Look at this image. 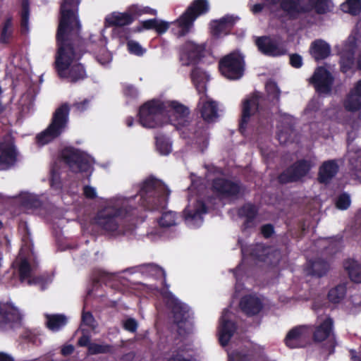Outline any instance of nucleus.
I'll return each instance as SVG.
<instances>
[{
    "mask_svg": "<svg viewBox=\"0 0 361 361\" xmlns=\"http://www.w3.org/2000/svg\"><path fill=\"white\" fill-rule=\"evenodd\" d=\"M176 214L172 212H166L163 213L159 219V224L162 227H169L176 224Z\"/></svg>",
    "mask_w": 361,
    "mask_h": 361,
    "instance_id": "nucleus-47",
    "label": "nucleus"
},
{
    "mask_svg": "<svg viewBox=\"0 0 361 361\" xmlns=\"http://www.w3.org/2000/svg\"><path fill=\"white\" fill-rule=\"evenodd\" d=\"M106 44V39L101 38L100 39V45L101 47L98 51L96 52V59L99 63L102 65H106L109 63L111 60V54L106 50L105 48V45Z\"/></svg>",
    "mask_w": 361,
    "mask_h": 361,
    "instance_id": "nucleus-37",
    "label": "nucleus"
},
{
    "mask_svg": "<svg viewBox=\"0 0 361 361\" xmlns=\"http://www.w3.org/2000/svg\"><path fill=\"white\" fill-rule=\"evenodd\" d=\"M350 204V196L345 193L341 195L336 202V207L339 209H346Z\"/></svg>",
    "mask_w": 361,
    "mask_h": 361,
    "instance_id": "nucleus-52",
    "label": "nucleus"
},
{
    "mask_svg": "<svg viewBox=\"0 0 361 361\" xmlns=\"http://www.w3.org/2000/svg\"><path fill=\"white\" fill-rule=\"evenodd\" d=\"M28 19H29V11L27 8V2L24 1L23 4V11L21 14V24L22 26L25 28H27L28 25Z\"/></svg>",
    "mask_w": 361,
    "mask_h": 361,
    "instance_id": "nucleus-54",
    "label": "nucleus"
},
{
    "mask_svg": "<svg viewBox=\"0 0 361 361\" xmlns=\"http://www.w3.org/2000/svg\"><path fill=\"white\" fill-rule=\"evenodd\" d=\"M80 328L82 332L88 333L90 331H94L98 326L95 317H81Z\"/></svg>",
    "mask_w": 361,
    "mask_h": 361,
    "instance_id": "nucleus-46",
    "label": "nucleus"
},
{
    "mask_svg": "<svg viewBox=\"0 0 361 361\" xmlns=\"http://www.w3.org/2000/svg\"><path fill=\"white\" fill-rule=\"evenodd\" d=\"M69 107L68 104H62L59 107L53 116L50 125L36 137L38 145L43 146L57 137L65 130L68 120Z\"/></svg>",
    "mask_w": 361,
    "mask_h": 361,
    "instance_id": "nucleus-5",
    "label": "nucleus"
},
{
    "mask_svg": "<svg viewBox=\"0 0 361 361\" xmlns=\"http://www.w3.org/2000/svg\"><path fill=\"white\" fill-rule=\"evenodd\" d=\"M78 0H63L61 17L57 32L59 49L56 66L59 75L69 82H75L85 78V71L78 63L81 54L73 50L70 41L78 35L80 25L76 15Z\"/></svg>",
    "mask_w": 361,
    "mask_h": 361,
    "instance_id": "nucleus-1",
    "label": "nucleus"
},
{
    "mask_svg": "<svg viewBox=\"0 0 361 361\" xmlns=\"http://www.w3.org/2000/svg\"><path fill=\"white\" fill-rule=\"evenodd\" d=\"M84 195L89 199H94L97 197V190L94 188L86 185L83 188Z\"/></svg>",
    "mask_w": 361,
    "mask_h": 361,
    "instance_id": "nucleus-59",
    "label": "nucleus"
},
{
    "mask_svg": "<svg viewBox=\"0 0 361 361\" xmlns=\"http://www.w3.org/2000/svg\"><path fill=\"white\" fill-rule=\"evenodd\" d=\"M139 114L140 122L142 126L155 128L161 125L166 117H174L178 124L184 125L185 118L189 115V110L175 101L152 100L140 108Z\"/></svg>",
    "mask_w": 361,
    "mask_h": 361,
    "instance_id": "nucleus-2",
    "label": "nucleus"
},
{
    "mask_svg": "<svg viewBox=\"0 0 361 361\" xmlns=\"http://www.w3.org/2000/svg\"><path fill=\"white\" fill-rule=\"evenodd\" d=\"M123 328L130 332L134 333L137 330V323L134 319L129 317L123 322Z\"/></svg>",
    "mask_w": 361,
    "mask_h": 361,
    "instance_id": "nucleus-57",
    "label": "nucleus"
},
{
    "mask_svg": "<svg viewBox=\"0 0 361 361\" xmlns=\"http://www.w3.org/2000/svg\"><path fill=\"white\" fill-rule=\"evenodd\" d=\"M169 193L167 187L161 180L154 178L145 180L139 190L141 199L157 207L165 205Z\"/></svg>",
    "mask_w": 361,
    "mask_h": 361,
    "instance_id": "nucleus-6",
    "label": "nucleus"
},
{
    "mask_svg": "<svg viewBox=\"0 0 361 361\" xmlns=\"http://www.w3.org/2000/svg\"><path fill=\"white\" fill-rule=\"evenodd\" d=\"M229 357L233 361H269L264 348L260 345L233 352Z\"/></svg>",
    "mask_w": 361,
    "mask_h": 361,
    "instance_id": "nucleus-19",
    "label": "nucleus"
},
{
    "mask_svg": "<svg viewBox=\"0 0 361 361\" xmlns=\"http://www.w3.org/2000/svg\"><path fill=\"white\" fill-rule=\"evenodd\" d=\"M309 325H298L287 333L283 342L290 349L304 348L312 344Z\"/></svg>",
    "mask_w": 361,
    "mask_h": 361,
    "instance_id": "nucleus-12",
    "label": "nucleus"
},
{
    "mask_svg": "<svg viewBox=\"0 0 361 361\" xmlns=\"http://www.w3.org/2000/svg\"><path fill=\"white\" fill-rule=\"evenodd\" d=\"M311 329L312 343H319L329 338V353L333 354L336 345L335 335L334 334V321L331 317H326L319 325H309Z\"/></svg>",
    "mask_w": 361,
    "mask_h": 361,
    "instance_id": "nucleus-9",
    "label": "nucleus"
},
{
    "mask_svg": "<svg viewBox=\"0 0 361 361\" xmlns=\"http://www.w3.org/2000/svg\"><path fill=\"white\" fill-rule=\"evenodd\" d=\"M207 212L204 204L196 197L188 199V204L184 211L186 224L190 227H199L202 223V214Z\"/></svg>",
    "mask_w": 361,
    "mask_h": 361,
    "instance_id": "nucleus-14",
    "label": "nucleus"
},
{
    "mask_svg": "<svg viewBox=\"0 0 361 361\" xmlns=\"http://www.w3.org/2000/svg\"><path fill=\"white\" fill-rule=\"evenodd\" d=\"M13 34V23L11 18H8L4 23L0 35V42L8 44Z\"/></svg>",
    "mask_w": 361,
    "mask_h": 361,
    "instance_id": "nucleus-40",
    "label": "nucleus"
},
{
    "mask_svg": "<svg viewBox=\"0 0 361 361\" xmlns=\"http://www.w3.org/2000/svg\"><path fill=\"white\" fill-rule=\"evenodd\" d=\"M18 152L11 137L0 142V169L9 168L16 161Z\"/></svg>",
    "mask_w": 361,
    "mask_h": 361,
    "instance_id": "nucleus-18",
    "label": "nucleus"
},
{
    "mask_svg": "<svg viewBox=\"0 0 361 361\" xmlns=\"http://www.w3.org/2000/svg\"><path fill=\"white\" fill-rule=\"evenodd\" d=\"M170 23L161 20L159 19H156V23L154 25V30L159 34L165 32L169 27Z\"/></svg>",
    "mask_w": 361,
    "mask_h": 361,
    "instance_id": "nucleus-55",
    "label": "nucleus"
},
{
    "mask_svg": "<svg viewBox=\"0 0 361 361\" xmlns=\"http://www.w3.org/2000/svg\"><path fill=\"white\" fill-rule=\"evenodd\" d=\"M23 203L27 207H37L39 205V202L37 197L31 194L25 195Z\"/></svg>",
    "mask_w": 361,
    "mask_h": 361,
    "instance_id": "nucleus-53",
    "label": "nucleus"
},
{
    "mask_svg": "<svg viewBox=\"0 0 361 361\" xmlns=\"http://www.w3.org/2000/svg\"><path fill=\"white\" fill-rule=\"evenodd\" d=\"M219 70L221 74L228 79L240 78L244 71L243 56L236 52L226 56L219 62Z\"/></svg>",
    "mask_w": 361,
    "mask_h": 361,
    "instance_id": "nucleus-11",
    "label": "nucleus"
},
{
    "mask_svg": "<svg viewBox=\"0 0 361 361\" xmlns=\"http://www.w3.org/2000/svg\"><path fill=\"white\" fill-rule=\"evenodd\" d=\"M213 188L219 195L229 197L236 195L239 192V186L224 178H217L214 180Z\"/></svg>",
    "mask_w": 361,
    "mask_h": 361,
    "instance_id": "nucleus-23",
    "label": "nucleus"
},
{
    "mask_svg": "<svg viewBox=\"0 0 361 361\" xmlns=\"http://www.w3.org/2000/svg\"><path fill=\"white\" fill-rule=\"evenodd\" d=\"M237 330V324L228 317H221L218 328L219 342L223 347L228 345L231 338Z\"/></svg>",
    "mask_w": 361,
    "mask_h": 361,
    "instance_id": "nucleus-22",
    "label": "nucleus"
},
{
    "mask_svg": "<svg viewBox=\"0 0 361 361\" xmlns=\"http://www.w3.org/2000/svg\"><path fill=\"white\" fill-rule=\"evenodd\" d=\"M334 78L330 73L323 67L317 68L313 75L310 78L316 91L321 94H328L331 92Z\"/></svg>",
    "mask_w": 361,
    "mask_h": 361,
    "instance_id": "nucleus-16",
    "label": "nucleus"
},
{
    "mask_svg": "<svg viewBox=\"0 0 361 361\" xmlns=\"http://www.w3.org/2000/svg\"><path fill=\"white\" fill-rule=\"evenodd\" d=\"M252 255L262 261H267L271 264H275L278 261L279 252L273 251L271 247H264L262 244H257L254 250H252Z\"/></svg>",
    "mask_w": 361,
    "mask_h": 361,
    "instance_id": "nucleus-31",
    "label": "nucleus"
},
{
    "mask_svg": "<svg viewBox=\"0 0 361 361\" xmlns=\"http://www.w3.org/2000/svg\"><path fill=\"white\" fill-rule=\"evenodd\" d=\"M236 20L237 18L226 16L219 20L212 21L211 23L212 34L216 36L226 35Z\"/></svg>",
    "mask_w": 361,
    "mask_h": 361,
    "instance_id": "nucleus-27",
    "label": "nucleus"
},
{
    "mask_svg": "<svg viewBox=\"0 0 361 361\" xmlns=\"http://www.w3.org/2000/svg\"><path fill=\"white\" fill-rule=\"evenodd\" d=\"M15 263L18 266L20 279L22 283H27L30 286L37 285L41 290H44L46 285L51 281V278L44 279L43 277H34L36 266L31 265L27 259L24 257L21 253Z\"/></svg>",
    "mask_w": 361,
    "mask_h": 361,
    "instance_id": "nucleus-10",
    "label": "nucleus"
},
{
    "mask_svg": "<svg viewBox=\"0 0 361 361\" xmlns=\"http://www.w3.org/2000/svg\"><path fill=\"white\" fill-rule=\"evenodd\" d=\"M155 23H156V18L142 21L141 23V25L137 27L135 30L137 32H141L143 30H151V29L154 30Z\"/></svg>",
    "mask_w": 361,
    "mask_h": 361,
    "instance_id": "nucleus-56",
    "label": "nucleus"
},
{
    "mask_svg": "<svg viewBox=\"0 0 361 361\" xmlns=\"http://www.w3.org/2000/svg\"><path fill=\"white\" fill-rule=\"evenodd\" d=\"M192 80L200 94H204L209 75L200 68H195L191 73Z\"/></svg>",
    "mask_w": 361,
    "mask_h": 361,
    "instance_id": "nucleus-33",
    "label": "nucleus"
},
{
    "mask_svg": "<svg viewBox=\"0 0 361 361\" xmlns=\"http://www.w3.org/2000/svg\"><path fill=\"white\" fill-rule=\"evenodd\" d=\"M209 10L206 0H195L187 11L174 23L177 26L176 35L183 36L192 27L193 22L198 16L205 13Z\"/></svg>",
    "mask_w": 361,
    "mask_h": 361,
    "instance_id": "nucleus-8",
    "label": "nucleus"
},
{
    "mask_svg": "<svg viewBox=\"0 0 361 361\" xmlns=\"http://www.w3.org/2000/svg\"><path fill=\"white\" fill-rule=\"evenodd\" d=\"M266 90L268 94L273 99L278 100L280 96V90L276 84L273 81H269L266 84Z\"/></svg>",
    "mask_w": 361,
    "mask_h": 361,
    "instance_id": "nucleus-51",
    "label": "nucleus"
},
{
    "mask_svg": "<svg viewBox=\"0 0 361 361\" xmlns=\"http://www.w3.org/2000/svg\"><path fill=\"white\" fill-rule=\"evenodd\" d=\"M111 350V345H102L95 343H91L87 348V353L89 355H97L107 353Z\"/></svg>",
    "mask_w": 361,
    "mask_h": 361,
    "instance_id": "nucleus-45",
    "label": "nucleus"
},
{
    "mask_svg": "<svg viewBox=\"0 0 361 361\" xmlns=\"http://www.w3.org/2000/svg\"><path fill=\"white\" fill-rule=\"evenodd\" d=\"M350 279L355 283H361V264L357 261L349 259L345 263Z\"/></svg>",
    "mask_w": 361,
    "mask_h": 361,
    "instance_id": "nucleus-35",
    "label": "nucleus"
},
{
    "mask_svg": "<svg viewBox=\"0 0 361 361\" xmlns=\"http://www.w3.org/2000/svg\"><path fill=\"white\" fill-rule=\"evenodd\" d=\"M127 47L130 54L138 56H142L146 51V49L140 43L134 40H129L127 43Z\"/></svg>",
    "mask_w": 361,
    "mask_h": 361,
    "instance_id": "nucleus-49",
    "label": "nucleus"
},
{
    "mask_svg": "<svg viewBox=\"0 0 361 361\" xmlns=\"http://www.w3.org/2000/svg\"><path fill=\"white\" fill-rule=\"evenodd\" d=\"M345 293V286L344 285H339L329 290L328 298L331 302L339 303L344 298Z\"/></svg>",
    "mask_w": 361,
    "mask_h": 361,
    "instance_id": "nucleus-38",
    "label": "nucleus"
},
{
    "mask_svg": "<svg viewBox=\"0 0 361 361\" xmlns=\"http://www.w3.org/2000/svg\"><path fill=\"white\" fill-rule=\"evenodd\" d=\"M256 213V208L252 204H245L240 209L239 212L240 216L247 218V221H245V225L247 227L251 226V221L255 216Z\"/></svg>",
    "mask_w": 361,
    "mask_h": 361,
    "instance_id": "nucleus-43",
    "label": "nucleus"
},
{
    "mask_svg": "<svg viewBox=\"0 0 361 361\" xmlns=\"http://www.w3.org/2000/svg\"><path fill=\"white\" fill-rule=\"evenodd\" d=\"M74 346L73 345H63L61 350V353L63 356L71 355L74 352Z\"/></svg>",
    "mask_w": 361,
    "mask_h": 361,
    "instance_id": "nucleus-62",
    "label": "nucleus"
},
{
    "mask_svg": "<svg viewBox=\"0 0 361 361\" xmlns=\"http://www.w3.org/2000/svg\"><path fill=\"white\" fill-rule=\"evenodd\" d=\"M197 109L202 118L207 123L214 122L218 118L217 104L205 93L200 95Z\"/></svg>",
    "mask_w": 361,
    "mask_h": 361,
    "instance_id": "nucleus-21",
    "label": "nucleus"
},
{
    "mask_svg": "<svg viewBox=\"0 0 361 361\" xmlns=\"http://www.w3.org/2000/svg\"><path fill=\"white\" fill-rule=\"evenodd\" d=\"M270 4H279L280 11L288 20H297L307 16L311 12L324 13L330 10V0H267Z\"/></svg>",
    "mask_w": 361,
    "mask_h": 361,
    "instance_id": "nucleus-4",
    "label": "nucleus"
},
{
    "mask_svg": "<svg viewBox=\"0 0 361 361\" xmlns=\"http://www.w3.org/2000/svg\"><path fill=\"white\" fill-rule=\"evenodd\" d=\"M86 331L82 332V335L78 338L77 345L79 347H88L91 344L90 341V336L85 333Z\"/></svg>",
    "mask_w": 361,
    "mask_h": 361,
    "instance_id": "nucleus-58",
    "label": "nucleus"
},
{
    "mask_svg": "<svg viewBox=\"0 0 361 361\" xmlns=\"http://www.w3.org/2000/svg\"><path fill=\"white\" fill-rule=\"evenodd\" d=\"M356 49L360 50L357 58V65L361 69V39H356L354 36H350L341 52L342 69L344 72H346L350 65L353 64Z\"/></svg>",
    "mask_w": 361,
    "mask_h": 361,
    "instance_id": "nucleus-15",
    "label": "nucleus"
},
{
    "mask_svg": "<svg viewBox=\"0 0 361 361\" xmlns=\"http://www.w3.org/2000/svg\"><path fill=\"white\" fill-rule=\"evenodd\" d=\"M341 9L344 12L357 15L361 10V2L360 0H347L341 5Z\"/></svg>",
    "mask_w": 361,
    "mask_h": 361,
    "instance_id": "nucleus-42",
    "label": "nucleus"
},
{
    "mask_svg": "<svg viewBox=\"0 0 361 361\" xmlns=\"http://www.w3.org/2000/svg\"><path fill=\"white\" fill-rule=\"evenodd\" d=\"M162 294L166 301V303L171 308L175 314L183 316L190 313V307L187 304L177 299L171 293L164 292Z\"/></svg>",
    "mask_w": 361,
    "mask_h": 361,
    "instance_id": "nucleus-30",
    "label": "nucleus"
},
{
    "mask_svg": "<svg viewBox=\"0 0 361 361\" xmlns=\"http://www.w3.org/2000/svg\"><path fill=\"white\" fill-rule=\"evenodd\" d=\"M338 166L336 161L329 160L324 161L319 168V180L321 183H329L337 173Z\"/></svg>",
    "mask_w": 361,
    "mask_h": 361,
    "instance_id": "nucleus-32",
    "label": "nucleus"
},
{
    "mask_svg": "<svg viewBox=\"0 0 361 361\" xmlns=\"http://www.w3.org/2000/svg\"><path fill=\"white\" fill-rule=\"evenodd\" d=\"M143 272L148 274L150 276L155 277H164L165 279L166 274L164 271L154 264H147L143 267Z\"/></svg>",
    "mask_w": 361,
    "mask_h": 361,
    "instance_id": "nucleus-48",
    "label": "nucleus"
},
{
    "mask_svg": "<svg viewBox=\"0 0 361 361\" xmlns=\"http://www.w3.org/2000/svg\"><path fill=\"white\" fill-rule=\"evenodd\" d=\"M157 149L161 154L167 155L171 151V145L169 142L162 140L157 139L156 142Z\"/></svg>",
    "mask_w": 361,
    "mask_h": 361,
    "instance_id": "nucleus-50",
    "label": "nucleus"
},
{
    "mask_svg": "<svg viewBox=\"0 0 361 361\" xmlns=\"http://www.w3.org/2000/svg\"><path fill=\"white\" fill-rule=\"evenodd\" d=\"M290 62L292 66L300 68L302 64V59L300 55L293 54L290 56Z\"/></svg>",
    "mask_w": 361,
    "mask_h": 361,
    "instance_id": "nucleus-60",
    "label": "nucleus"
},
{
    "mask_svg": "<svg viewBox=\"0 0 361 361\" xmlns=\"http://www.w3.org/2000/svg\"><path fill=\"white\" fill-rule=\"evenodd\" d=\"M47 327L53 331H59L66 323L67 317H47Z\"/></svg>",
    "mask_w": 361,
    "mask_h": 361,
    "instance_id": "nucleus-44",
    "label": "nucleus"
},
{
    "mask_svg": "<svg viewBox=\"0 0 361 361\" xmlns=\"http://www.w3.org/2000/svg\"><path fill=\"white\" fill-rule=\"evenodd\" d=\"M144 13L156 15L157 11L147 6L133 4L124 12H112L105 18L108 26H125L131 24L137 17Z\"/></svg>",
    "mask_w": 361,
    "mask_h": 361,
    "instance_id": "nucleus-7",
    "label": "nucleus"
},
{
    "mask_svg": "<svg viewBox=\"0 0 361 361\" xmlns=\"http://www.w3.org/2000/svg\"><path fill=\"white\" fill-rule=\"evenodd\" d=\"M124 93L126 96L130 97H135L137 95L136 89L132 85H127L125 87Z\"/></svg>",
    "mask_w": 361,
    "mask_h": 361,
    "instance_id": "nucleus-61",
    "label": "nucleus"
},
{
    "mask_svg": "<svg viewBox=\"0 0 361 361\" xmlns=\"http://www.w3.org/2000/svg\"><path fill=\"white\" fill-rule=\"evenodd\" d=\"M259 95L255 94L250 98L246 99L243 103V116L240 129L243 132L245 129V125L247 123L250 116L253 115L258 109Z\"/></svg>",
    "mask_w": 361,
    "mask_h": 361,
    "instance_id": "nucleus-24",
    "label": "nucleus"
},
{
    "mask_svg": "<svg viewBox=\"0 0 361 361\" xmlns=\"http://www.w3.org/2000/svg\"><path fill=\"white\" fill-rule=\"evenodd\" d=\"M20 310L8 302H0V316H18Z\"/></svg>",
    "mask_w": 361,
    "mask_h": 361,
    "instance_id": "nucleus-41",
    "label": "nucleus"
},
{
    "mask_svg": "<svg viewBox=\"0 0 361 361\" xmlns=\"http://www.w3.org/2000/svg\"><path fill=\"white\" fill-rule=\"evenodd\" d=\"M168 361H192L190 359H188L180 353H173L171 357L169 358Z\"/></svg>",
    "mask_w": 361,
    "mask_h": 361,
    "instance_id": "nucleus-63",
    "label": "nucleus"
},
{
    "mask_svg": "<svg viewBox=\"0 0 361 361\" xmlns=\"http://www.w3.org/2000/svg\"><path fill=\"white\" fill-rule=\"evenodd\" d=\"M133 198L116 196L106 202L104 208L100 209L94 218V223L104 231L115 235L126 233L120 227L118 218L123 217L129 214L133 206L131 202Z\"/></svg>",
    "mask_w": 361,
    "mask_h": 361,
    "instance_id": "nucleus-3",
    "label": "nucleus"
},
{
    "mask_svg": "<svg viewBox=\"0 0 361 361\" xmlns=\"http://www.w3.org/2000/svg\"><path fill=\"white\" fill-rule=\"evenodd\" d=\"M240 305L243 312L247 314H259L264 307L260 298L254 295H249L243 298Z\"/></svg>",
    "mask_w": 361,
    "mask_h": 361,
    "instance_id": "nucleus-25",
    "label": "nucleus"
},
{
    "mask_svg": "<svg viewBox=\"0 0 361 361\" xmlns=\"http://www.w3.org/2000/svg\"><path fill=\"white\" fill-rule=\"evenodd\" d=\"M204 49V46L196 44L192 42H188L183 48L181 60L187 59L188 61L185 63L189 64L200 58Z\"/></svg>",
    "mask_w": 361,
    "mask_h": 361,
    "instance_id": "nucleus-29",
    "label": "nucleus"
},
{
    "mask_svg": "<svg viewBox=\"0 0 361 361\" xmlns=\"http://www.w3.org/2000/svg\"><path fill=\"white\" fill-rule=\"evenodd\" d=\"M255 42L258 49L265 55L277 56L286 52L282 44L269 37H259Z\"/></svg>",
    "mask_w": 361,
    "mask_h": 361,
    "instance_id": "nucleus-20",
    "label": "nucleus"
},
{
    "mask_svg": "<svg viewBox=\"0 0 361 361\" xmlns=\"http://www.w3.org/2000/svg\"><path fill=\"white\" fill-rule=\"evenodd\" d=\"M329 268V265L323 260H317L311 263L309 273L317 276L325 274Z\"/></svg>",
    "mask_w": 361,
    "mask_h": 361,
    "instance_id": "nucleus-39",
    "label": "nucleus"
},
{
    "mask_svg": "<svg viewBox=\"0 0 361 361\" xmlns=\"http://www.w3.org/2000/svg\"><path fill=\"white\" fill-rule=\"evenodd\" d=\"M315 165L312 159L300 160L290 167L280 176L281 181H294L305 176Z\"/></svg>",
    "mask_w": 361,
    "mask_h": 361,
    "instance_id": "nucleus-17",
    "label": "nucleus"
},
{
    "mask_svg": "<svg viewBox=\"0 0 361 361\" xmlns=\"http://www.w3.org/2000/svg\"><path fill=\"white\" fill-rule=\"evenodd\" d=\"M310 51L312 57L318 61L326 58L330 54L331 48L324 40L317 39L312 43Z\"/></svg>",
    "mask_w": 361,
    "mask_h": 361,
    "instance_id": "nucleus-34",
    "label": "nucleus"
},
{
    "mask_svg": "<svg viewBox=\"0 0 361 361\" xmlns=\"http://www.w3.org/2000/svg\"><path fill=\"white\" fill-rule=\"evenodd\" d=\"M61 157L75 172L88 171L94 162L92 157L71 147L64 149L61 152Z\"/></svg>",
    "mask_w": 361,
    "mask_h": 361,
    "instance_id": "nucleus-13",
    "label": "nucleus"
},
{
    "mask_svg": "<svg viewBox=\"0 0 361 361\" xmlns=\"http://www.w3.org/2000/svg\"><path fill=\"white\" fill-rule=\"evenodd\" d=\"M281 123L284 124V126H279L277 137L280 143L286 144L290 141V135L293 133L292 127L294 123V119L290 115L284 114L281 116Z\"/></svg>",
    "mask_w": 361,
    "mask_h": 361,
    "instance_id": "nucleus-28",
    "label": "nucleus"
},
{
    "mask_svg": "<svg viewBox=\"0 0 361 361\" xmlns=\"http://www.w3.org/2000/svg\"><path fill=\"white\" fill-rule=\"evenodd\" d=\"M343 105L348 111H356L361 109V80L347 96Z\"/></svg>",
    "mask_w": 361,
    "mask_h": 361,
    "instance_id": "nucleus-26",
    "label": "nucleus"
},
{
    "mask_svg": "<svg viewBox=\"0 0 361 361\" xmlns=\"http://www.w3.org/2000/svg\"><path fill=\"white\" fill-rule=\"evenodd\" d=\"M22 319L23 317H0V330L8 331L20 327Z\"/></svg>",
    "mask_w": 361,
    "mask_h": 361,
    "instance_id": "nucleus-36",
    "label": "nucleus"
},
{
    "mask_svg": "<svg viewBox=\"0 0 361 361\" xmlns=\"http://www.w3.org/2000/svg\"><path fill=\"white\" fill-rule=\"evenodd\" d=\"M274 231L272 226L267 224L262 227V233L264 237L269 238Z\"/></svg>",
    "mask_w": 361,
    "mask_h": 361,
    "instance_id": "nucleus-64",
    "label": "nucleus"
}]
</instances>
